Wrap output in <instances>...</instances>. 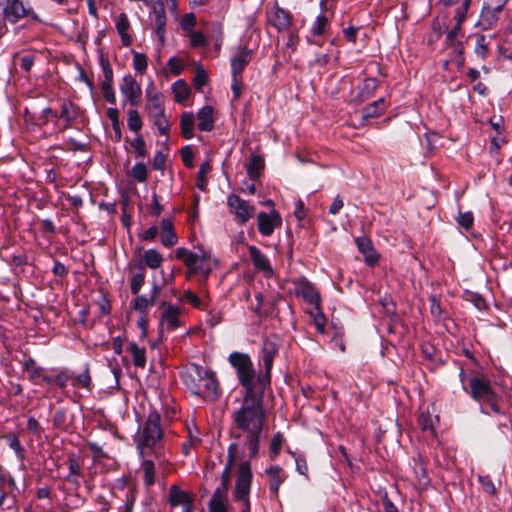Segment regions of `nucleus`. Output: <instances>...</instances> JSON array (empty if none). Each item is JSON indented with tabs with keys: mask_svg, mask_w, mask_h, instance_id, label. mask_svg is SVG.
Returning <instances> with one entry per match:
<instances>
[{
	"mask_svg": "<svg viewBox=\"0 0 512 512\" xmlns=\"http://www.w3.org/2000/svg\"><path fill=\"white\" fill-rule=\"evenodd\" d=\"M115 26L121 38L122 45L124 47H129L132 44V37L128 33V30L130 29V21L126 13L122 12L118 15Z\"/></svg>",
	"mask_w": 512,
	"mask_h": 512,
	"instance_id": "22",
	"label": "nucleus"
},
{
	"mask_svg": "<svg viewBox=\"0 0 512 512\" xmlns=\"http://www.w3.org/2000/svg\"><path fill=\"white\" fill-rule=\"evenodd\" d=\"M128 351L132 356L133 364L136 367L144 368L146 365V349L138 346L135 342H131Z\"/></svg>",
	"mask_w": 512,
	"mask_h": 512,
	"instance_id": "32",
	"label": "nucleus"
},
{
	"mask_svg": "<svg viewBox=\"0 0 512 512\" xmlns=\"http://www.w3.org/2000/svg\"><path fill=\"white\" fill-rule=\"evenodd\" d=\"M474 52L482 60L487 58L489 54V41L485 35L480 34L476 36Z\"/></svg>",
	"mask_w": 512,
	"mask_h": 512,
	"instance_id": "38",
	"label": "nucleus"
},
{
	"mask_svg": "<svg viewBox=\"0 0 512 512\" xmlns=\"http://www.w3.org/2000/svg\"><path fill=\"white\" fill-rule=\"evenodd\" d=\"M252 472L251 466L248 461H244L240 464L238 470V476L233 492L234 499L242 502V505L250 503L249 493L251 488Z\"/></svg>",
	"mask_w": 512,
	"mask_h": 512,
	"instance_id": "6",
	"label": "nucleus"
},
{
	"mask_svg": "<svg viewBox=\"0 0 512 512\" xmlns=\"http://www.w3.org/2000/svg\"><path fill=\"white\" fill-rule=\"evenodd\" d=\"M252 60V50L247 47H240L234 57L231 59L232 75L241 76L242 71Z\"/></svg>",
	"mask_w": 512,
	"mask_h": 512,
	"instance_id": "17",
	"label": "nucleus"
},
{
	"mask_svg": "<svg viewBox=\"0 0 512 512\" xmlns=\"http://www.w3.org/2000/svg\"><path fill=\"white\" fill-rule=\"evenodd\" d=\"M232 420L238 433L234 438L237 446L243 444L249 450V457L258 455L260 434L265 421L263 394H244L241 406L232 414Z\"/></svg>",
	"mask_w": 512,
	"mask_h": 512,
	"instance_id": "1",
	"label": "nucleus"
},
{
	"mask_svg": "<svg viewBox=\"0 0 512 512\" xmlns=\"http://www.w3.org/2000/svg\"><path fill=\"white\" fill-rule=\"evenodd\" d=\"M163 305L165 306V309L161 316L162 328L165 327L169 331L178 328L180 326V311L178 307L171 304H166V302H164Z\"/></svg>",
	"mask_w": 512,
	"mask_h": 512,
	"instance_id": "20",
	"label": "nucleus"
},
{
	"mask_svg": "<svg viewBox=\"0 0 512 512\" xmlns=\"http://www.w3.org/2000/svg\"><path fill=\"white\" fill-rule=\"evenodd\" d=\"M200 443H201V439L196 434H193L191 430H189L188 440L182 444L183 454L185 456H188L190 453V449L192 447L198 446Z\"/></svg>",
	"mask_w": 512,
	"mask_h": 512,
	"instance_id": "56",
	"label": "nucleus"
},
{
	"mask_svg": "<svg viewBox=\"0 0 512 512\" xmlns=\"http://www.w3.org/2000/svg\"><path fill=\"white\" fill-rule=\"evenodd\" d=\"M502 12L500 5H493L490 2H485L479 19L477 21V27L482 30H490L495 27L499 21V14Z\"/></svg>",
	"mask_w": 512,
	"mask_h": 512,
	"instance_id": "10",
	"label": "nucleus"
},
{
	"mask_svg": "<svg viewBox=\"0 0 512 512\" xmlns=\"http://www.w3.org/2000/svg\"><path fill=\"white\" fill-rule=\"evenodd\" d=\"M211 166L209 162H204L200 165L197 175V187L204 191L207 185L206 175L210 172Z\"/></svg>",
	"mask_w": 512,
	"mask_h": 512,
	"instance_id": "50",
	"label": "nucleus"
},
{
	"mask_svg": "<svg viewBox=\"0 0 512 512\" xmlns=\"http://www.w3.org/2000/svg\"><path fill=\"white\" fill-rule=\"evenodd\" d=\"M101 90L103 93L104 99L110 103L115 104L116 103V96L113 89V83H101Z\"/></svg>",
	"mask_w": 512,
	"mask_h": 512,
	"instance_id": "59",
	"label": "nucleus"
},
{
	"mask_svg": "<svg viewBox=\"0 0 512 512\" xmlns=\"http://www.w3.org/2000/svg\"><path fill=\"white\" fill-rule=\"evenodd\" d=\"M381 501L385 512H399L398 508L395 506V504L391 501V499L388 497L387 492H384L381 495Z\"/></svg>",
	"mask_w": 512,
	"mask_h": 512,
	"instance_id": "64",
	"label": "nucleus"
},
{
	"mask_svg": "<svg viewBox=\"0 0 512 512\" xmlns=\"http://www.w3.org/2000/svg\"><path fill=\"white\" fill-rule=\"evenodd\" d=\"M143 472V482L146 487H151L155 483V464L150 459H144L141 464Z\"/></svg>",
	"mask_w": 512,
	"mask_h": 512,
	"instance_id": "34",
	"label": "nucleus"
},
{
	"mask_svg": "<svg viewBox=\"0 0 512 512\" xmlns=\"http://www.w3.org/2000/svg\"><path fill=\"white\" fill-rule=\"evenodd\" d=\"M289 453L294 457L295 463H296V470L299 474L307 476L308 473V465L306 462V459L301 454H296L292 451H289Z\"/></svg>",
	"mask_w": 512,
	"mask_h": 512,
	"instance_id": "58",
	"label": "nucleus"
},
{
	"mask_svg": "<svg viewBox=\"0 0 512 512\" xmlns=\"http://www.w3.org/2000/svg\"><path fill=\"white\" fill-rule=\"evenodd\" d=\"M439 421L438 416L433 417L428 412H422L418 418V424L423 431H430L434 433V422Z\"/></svg>",
	"mask_w": 512,
	"mask_h": 512,
	"instance_id": "40",
	"label": "nucleus"
},
{
	"mask_svg": "<svg viewBox=\"0 0 512 512\" xmlns=\"http://www.w3.org/2000/svg\"><path fill=\"white\" fill-rule=\"evenodd\" d=\"M280 214L272 210L270 213L260 212L257 217V224H281Z\"/></svg>",
	"mask_w": 512,
	"mask_h": 512,
	"instance_id": "44",
	"label": "nucleus"
},
{
	"mask_svg": "<svg viewBox=\"0 0 512 512\" xmlns=\"http://www.w3.org/2000/svg\"><path fill=\"white\" fill-rule=\"evenodd\" d=\"M143 259L145 265L151 269H157L163 262L162 255L155 249H149L144 252Z\"/></svg>",
	"mask_w": 512,
	"mask_h": 512,
	"instance_id": "35",
	"label": "nucleus"
},
{
	"mask_svg": "<svg viewBox=\"0 0 512 512\" xmlns=\"http://www.w3.org/2000/svg\"><path fill=\"white\" fill-rule=\"evenodd\" d=\"M384 111H385V100H384V98H380V99L374 101L373 103L367 105L363 109V118L369 119V118L378 117L381 114H383Z\"/></svg>",
	"mask_w": 512,
	"mask_h": 512,
	"instance_id": "33",
	"label": "nucleus"
},
{
	"mask_svg": "<svg viewBox=\"0 0 512 512\" xmlns=\"http://www.w3.org/2000/svg\"><path fill=\"white\" fill-rule=\"evenodd\" d=\"M268 21L277 30H286L291 25V14L289 13V11H286L283 8L276 6L268 14Z\"/></svg>",
	"mask_w": 512,
	"mask_h": 512,
	"instance_id": "18",
	"label": "nucleus"
},
{
	"mask_svg": "<svg viewBox=\"0 0 512 512\" xmlns=\"http://www.w3.org/2000/svg\"><path fill=\"white\" fill-rule=\"evenodd\" d=\"M214 109L212 106L207 105L202 107L197 112L198 129L204 132H210L214 129Z\"/></svg>",
	"mask_w": 512,
	"mask_h": 512,
	"instance_id": "21",
	"label": "nucleus"
},
{
	"mask_svg": "<svg viewBox=\"0 0 512 512\" xmlns=\"http://www.w3.org/2000/svg\"><path fill=\"white\" fill-rule=\"evenodd\" d=\"M191 496L185 492L184 490L180 489L176 485H172L169 488V504L172 507H177L179 505L189 504V501L191 500Z\"/></svg>",
	"mask_w": 512,
	"mask_h": 512,
	"instance_id": "26",
	"label": "nucleus"
},
{
	"mask_svg": "<svg viewBox=\"0 0 512 512\" xmlns=\"http://www.w3.org/2000/svg\"><path fill=\"white\" fill-rule=\"evenodd\" d=\"M469 386L470 396L476 401H485L495 393L489 379L486 377L471 378Z\"/></svg>",
	"mask_w": 512,
	"mask_h": 512,
	"instance_id": "12",
	"label": "nucleus"
},
{
	"mask_svg": "<svg viewBox=\"0 0 512 512\" xmlns=\"http://www.w3.org/2000/svg\"><path fill=\"white\" fill-rule=\"evenodd\" d=\"M195 116L191 112H184L180 119L181 135L185 139L194 137Z\"/></svg>",
	"mask_w": 512,
	"mask_h": 512,
	"instance_id": "27",
	"label": "nucleus"
},
{
	"mask_svg": "<svg viewBox=\"0 0 512 512\" xmlns=\"http://www.w3.org/2000/svg\"><path fill=\"white\" fill-rule=\"evenodd\" d=\"M328 24H329L328 18L325 15L320 14L316 18V21L312 26L313 35H322L325 32Z\"/></svg>",
	"mask_w": 512,
	"mask_h": 512,
	"instance_id": "55",
	"label": "nucleus"
},
{
	"mask_svg": "<svg viewBox=\"0 0 512 512\" xmlns=\"http://www.w3.org/2000/svg\"><path fill=\"white\" fill-rule=\"evenodd\" d=\"M249 253L256 270L263 272L265 276H271L273 274V269L270 265L269 259L260 251V249L255 246H250Z\"/></svg>",
	"mask_w": 512,
	"mask_h": 512,
	"instance_id": "19",
	"label": "nucleus"
},
{
	"mask_svg": "<svg viewBox=\"0 0 512 512\" xmlns=\"http://www.w3.org/2000/svg\"><path fill=\"white\" fill-rule=\"evenodd\" d=\"M130 175L138 182L143 183L148 178L147 167L143 162L136 163L130 172Z\"/></svg>",
	"mask_w": 512,
	"mask_h": 512,
	"instance_id": "46",
	"label": "nucleus"
},
{
	"mask_svg": "<svg viewBox=\"0 0 512 512\" xmlns=\"http://www.w3.org/2000/svg\"><path fill=\"white\" fill-rule=\"evenodd\" d=\"M81 466L78 460L74 456H70L68 459V474L67 476H80Z\"/></svg>",
	"mask_w": 512,
	"mask_h": 512,
	"instance_id": "63",
	"label": "nucleus"
},
{
	"mask_svg": "<svg viewBox=\"0 0 512 512\" xmlns=\"http://www.w3.org/2000/svg\"><path fill=\"white\" fill-rule=\"evenodd\" d=\"M157 304L154 298L138 295L134 300L133 308L141 314H145L149 306Z\"/></svg>",
	"mask_w": 512,
	"mask_h": 512,
	"instance_id": "39",
	"label": "nucleus"
},
{
	"mask_svg": "<svg viewBox=\"0 0 512 512\" xmlns=\"http://www.w3.org/2000/svg\"><path fill=\"white\" fill-rule=\"evenodd\" d=\"M295 291L297 296H301L315 310L320 309V294L312 283L306 279L300 280L296 283Z\"/></svg>",
	"mask_w": 512,
	"mask_h": 512,
	"instance_id": "13",
	"label": "nucleus"
},
{
	"mask_svg": "<svg viewBox=\"0 0 512 512\" xmlns=\"http://www.w3.org/2000/svg\"><path fill=\"white\" fill-rule=\"evenodd\" d=\"M444 7L455 6L454 19L466 20L472 0H439Z\"/></svg>",
	"mask_w": 512,
	"mask_h": 512,
	"instance_id": "24",
	"label": "nucleus"
},
{
	"mask_svg": "<svg viewBox=\"0 0 512 512\" xmlns=\"http://www.w3.org/2000/svg\"><path fill=\"white\" fill-rule=\"evenodd\" d=\"M454 20H455V24L452 27V29L447 33V36H446L447 45H451L455 42L461 41L459 39V35L462 30V24L465 20H460V19H454Z\"/></svg>",
	"mask_w": 512,
	"mask_h": 512,
	"instance_id": "49",
	"label": "nucleus"
},
{
	"mask_svg": "<svg viewBox=\"0 0 512 512\" xmlns=\"http://www.w3.org/2000/svg\"><path fill=\"white\" fill-rule=\"evenodd\" d=\"M225 501L226 499H221L219 492L213 493L208 503L209 512H228Z\"/></svg>",
	"mask_w": 512,
	"mask_h": 512,
	"instance_id": "42",
	"label": "nucleus"
},
{
	"mask_svg": "<svg viewBox=\"0 0 512 512\" xmlns=\"http://www.w3.org/2000/svg\"><path fill=\"white\" fill-rule=\"evenodd\" d=\"M161 243L166 247L175 245L178 241L176 232L173 226H162V230L159 233Z\"/></svg>",
	"mask_w": 512,
	"mask_h": 512,
	"instance_id": "37",
	"label": "nucleus"
},
{
	"mask_svg": "<svg viewBox=\"0 0 512 512\" xmlns=\"http://www.w3.org/2000/svg\"><path fill=\"white\" fill-rule=\"evenodd\" d=\"M146 97H147V100L149 103L148 107L150 109V112L151 111H160V110L164 109L162 106V102H161L162 95L160 92H158L154 88H148L146 90Z\"/></svg>",
	"mask_w": 512,
	"mask_h": 512,
	"instance_id": "36",
	"label": "nucleus"
},
{
	"mask_svg": "<svg viewBox=\"0 0 512 512\" xmlns=\"http://www.w3.org/2000/svg\"><path fill=\"white\" fill-rule=\"evenodd\" d=\"M139 270L140 271L135 273L131 279L130 289L133 295H137L139 293L145 281L144 267L139 265Z\"/></svg>",
	"mask_w": 512,
	"mask_h": 512,
	"instance_id": "41",
	"label": "nucleus"
},
{
	"mask_svg": "<svg viewBox=\"0 0 512 512\" xmlns=\"http://www.w3.org/2000/svg\"><path fill=\"white\" fill-rule=\"evenodd\" d=\"M228 361L236 370L240 385L244 388V394L260 393L263 394L265 388L270 383H262L259 380L261 374H256L250 356L242 352H232Z\"/></svg>",
	"mask_w": 512,
	"mask_h": 512,
	"instance_id": "4",
	"label": "nucleus"
},
{
	"mask_svg": "<svg viewBox=\"0 0 512 512\" xmlns=\"http://www.w3.org/2000/svg\"><path fill=\"white\" fill-rule=\"evenodd\" d=\"M152 2V12L154 14V31L159 40L160 46H164L165 44V35H166V11L164 0H151Z\"/></svg>",
	"mask_w": 512,
	"mask_h": 512,
	"instance_id": "9",
	"label": "nucleus"
},
{
	"mask_svg": "<svg viewBox=\"0 0 512 512\" xmlns=\"http://www.w3.org/2000/svg\"><path fill=\"white\" fill-rule=\"evenodd\" d=\"M147 65L148 59L145 54L139 52L133 53V66L137 72L143 73L147 69Z\"/></svg>",
	"mask_w": 512,
	"mask_h": 512,
	"instance_id": "52",
	"label": "nucleus"
},
{
	"mask_svg": "<svg viewBox=\"0 0 512 512\" xmlns=\"http://www.w3.org/2000/svg\"><path fill=\"white\" fill-rule=\"evenodd\" d=\"M130 146L134 149L137 158H145L148 155L146 143L142 135H137L131 142Z\"/></svg>",
	"mask_w": 512,
	"mask_h": 512,
	"instance_id": "43",
	"label": "nucleus"
},
{
	"mask_svg": "<svg viewBox=\"0 0 512 512\" xmlns=\"http://www.w3.org/2000/svg\"><path fill=\"white\" fill-rule=\"evenodd\" d=\"M58 119L64 121V125L61 131H64L71 127V123L76 119L75 106L71 102L64 101L61 105V112L58 114Z\"/></svg>",
	"mask_w": 512,
	"mask_h": 512,
	"instance_id": "28",
	"label": "nucleus"
},
{
	"mask_svg": "<svg viewBox=\"0 0 512 512\" xmlns=\"http://www.w3.org/2000/svg\"><path fill=\"white\" fill-rule=\"evenodd\" d=\"M167 66L172 75L178 76L184 69V62L180 58L171 57L167 62Z\"/></svg>",
	"mask_w": 512,
	"mask_h": 512,
	"instance_id": "57",
	"label": "nucleus"
},
{
	"mask_svg": "<svg viewBox=\"0 0 512 512\" xmlns=\"http://www.w3.org/2000/svg\"><path fill=\"white\" fill-rule=\"evenodd\" d=\"M0 11L3 20L11 24L17 23L26 16H31L36 20L38 19L37 14H35L33 10L26 8L22 0H10L0 8Z\"/></svg>",
	"mask_w": 512,
	"mask_h": 512,
	"instance_id": "7",
	"label": "nucleus"
},
{
	"mask_svg": "<svg viewBox=\"0 0 512 512\" xmlns=\"http://www.w3.org/2000/svg\"><path fill=\"white\" fill-rule=\"evenodd\" d=\"M208 75L202 66H197L193 78V85L196 90L201 91L203 86L207 84Z\"/></svg>",
	"mask_w": 512,
	"mask_h": 512,
	"instance_id": "48",
	"label": "nucleus"
},
{
	"mask_svg": "<svg viewBox=\"0 0 512 512\" xmlns=\"http://www.w3.org/2000/svg\"><path fill=\"white\" fill-rule=\"evenodd\" d=\"M52 118H58V113L52 108L47 107L42 110L41 115L37 119L40 125H46Z\"/></svg>",
	"mask_w": 512,
	"mask_h": 512,
	"instance_id": "61",
	"label": "nucleus"
},
{
	"mask_svg": "<svg viewBox=\"0 0 512 512\" xmlns=\"http://www.w3.org/2000/svg\"><path fill=\"white\" fill-rule=\"evenodd\" d=\"M72 380V373L66 369H61L55 375V385L61 389H64L67 386V383Z\"/></svg>",
	"mask_w": 512,
	"mask_h": 512,
	"instance_id": "54",
	"label": "nucleus"
},
{
	"mask_svg": "<svg viewBox=\"0 0 512 512\" xmlns=\"http://www.w3.org/2000/svg\"><path fill=\"white\" fill-rule=\"evenodd\" d=\"M358 251L364 256V261L368 266H374L379 261V254L376 252L371 239L367 236H358L355 238Z\"/></svg>",
	"mask_w": 512,
	"mask_h": 512,
	"instance_id": "16",
	"label": "nucleus"
},
{
	"mask_svg": "<svg viewBox=\"0 0 512 512\" xmlns=\"http://www.w3.org/2000/svg\"><path fill=\"white\" fill-rule=\"evenodd\" d=\"M24 370L28 373L29 380L36 384H40V379L44 374V368L37 365L36 361L29 357L23 364Z\"/></svg>",
	"mask_w": 512,
	"mask_h": 512,
	"instance_id": "25",
	"label": "nucleus"
},
{
	"mask_svg": "<svg viewBox=\"0 0 512 512\" xmlns=\"http://www.w3.org/2000/svg\"><path fill=\"white\" fill-rule=\"evenodd\" d=\"M150 114L153 119V123L157 127L159 133L161 135L168 136L170 131V123L165 116V110L162 109L160 111H151Z\"/></svg>",
	"mask_w": 512,
	"mask_h": 512,
	"instance_id": "30",
	"label": "nucleus"
},
{
	"mask_svg": "<svg viewBox=\"0 0 512 512\" xmlns=\"http://www.w3.org/2000/svg\"><path fill=\"white\" fill-rule=\"evenodd\" d=\"M120 91L131 105L139 104L142 96V90L132 75L128 74L123 77L120 85Z\"/></svg>",
	"mask_w": 512,
	"mask_h": 512,
	"instance_id": "14",
	"label": "nucleus"
},
{
	"mask_svg": "<svg viewBox=\"0 0 512 512\" xmlns=\"http://www.w3.org/2000/svg\"><path fill=\"white\" fill-rule=\"evenodd\" d=\"M172 91H173V94H174L175 102H177V103L185 102L189 98V96L191 94L190 87L182 79L177 80L172 85Z\"/></svg>",
	"mask_w": 512,
	"mask_h": 512,
	"instance_id": "31",
	"label": "nucleus"
},
{
	"mask_svg": "<svg viewBox=\"0 0 512 512\" xmlns=\"http://www.w3.org/2000/svg\"><path fill=\"white\" fill-rule=\"evenodd\" d=\"M227 204L230 211L236 214L243 223L247 222L254 215L255 208L236 194H231L228 197Z\"/></svg>",
	"mask_w": 512,
	"mask_h": 512,
	"instance_id": "11",
	"label": "nucleus"
},
{
	"mask_svg": "<svg viewBox=\"0 0 512 512\" xmlns=\"http://www.w3.org/2000/svg\"><path fill=\"white\" fill-rule=\"evenodd\" d=\"M265 167L264 159L260 155H252L247 166V174L251 180L258 179Z\"/></svg>",
	"mask_w": 512,
	"mask_h": 512,
	"instance_id": "29",
	"label": "nucleus"
},
{
	"mask_svg": "<svg viewBox=\"0 0 512 512\" xmlns=\"http://www.w3.org/2000/svg\"><path fill=\"white\" fill-rule=\"evenodd\" d=\"M161 417L159 413L153 411L149 413L142 428L138 431L137 448L142 458L153 454L156 459L163 458L161 447L163 431L160 426Z\"/></svg>",
	"mask_w": 512,
	"mask_h": 512,
	"instance_id": "3",
	"label": "nucleus"
},
{
	"mask_svg": "<svg viewBox=\"0 0 512 512\" xmlns=\"http://www.w3.org/2000/svg\"><path fill=\"white\" fill-rule=\"evenodd\" d=\"M71 384L73 387H83L90 390L91 377L89 374V370L85 369L84 372L77 376L72 375Z\"/></svg>",
	"mask_w": 512,
	"mask_h": 512,
	"instance_id": "47",
	"label": "nucleus"
},
{
	"mask_svg": "<svg viewBox=\"0 0 512 512\" xmlns=\"http://www.w3.org/2000/svg\"><path fill=\"white\" fill-rule=\"evenodd\" d=\"M181 157H182L183 164L187 168H192L193 167V165H194L193 164L194 154H193V151H192L190 146H184L181 149Z\"/></svg>",
	"mask_w": 512,
	"mask_h": 512,
	"instance_id": "62",
	"label": "nucleus"
},
{
	"mask_svg": "<svg viewBox=\"0 0 512 512\" xmlns=\"http://www.w3.org/2000/svg\"><path fill=\"white\" fill-rule=\"evenodd\" d=\"M283 441H284V438H283V435L280 432H277L273 436V438H272V440L270 442V447H269L270 455H271L272 459L277 457L278 454L280 453Z\"/></svg>",
	"mask_w": 512,
	"mask_h": 512,
	"instance_id": "51",
	"label": "nucleus"
},
{
	"mask_svg": "<svg viewBox=\"0 0 512 512\" xmlns=\"http://www.w3.org/2000/svg\"><path fill=\"white\" fill-rule=\"evenodd\" d=\"M176 257L188 268L189 275L200 274L204 282L212 271V258L209 251L199 249L198 252H192L180 247L176 250Z\"/></svg>",
	"mask_w": 512,
	"mask_h": 512,
	"instance_id": "5",
	"label": "nucleus"
},
{
	"mask_svg": "<svg viewBox=\"0 0 512 512\" xmlns=\"http://www.w3.org/2000/svg\"><path fill=\"white\" fill-rule=\"evenodd\" d=\"M236 452H237V444L231 443L228 448V463L226 464V466L221 474V484L214 490V493H216V492L220 493L221 499H227V493H228L230 476H231L230 470H231L232 464L234 462Z\"/></svg>",
	"mask_w": 512,
	"mask_h": 512,
	"instance_id": "15",
	"label": "nucleus"
},
{
	"mask_svg": "<svg viewBox=\"0 0 512 512\" xmlns=\"http://www.w3.org/2000/svg\"><path fill=\"white\" fill-rule=\"evenodd\" d=\"M266 474L270 477V491L277 496L280 485L286 480V475L283 469L278 465H272L266 469Z\"/></svg>",
	"mask_w": 512,
	"mask_h": 512,
	"instance_id": "23",
	"label": "nucleus"
},
{
	"mask_svg": "<svg viewBox=\"0 0 512 512\" xmlns=\"http://www.w3.org/2000/svg\"><path fill=\"white\" fill-rule=\"evenodd\" d=\"M180 377L186 388L194 395L207 401H215L221 395L219 382L212 371L201 365L191 363L180 372Z\"/></svg>",
	"mask_w": 512,
	"mask_h": 512,
	"instance_id": "2",
	"label": "nucleus"
},
{
	"mask_svg": "<svg viewBox=\"0 0 512 512\" xmlns=\"http://www.w3.org/2000/svg\"><path fill=\"white\" fill-rule=\"evenodd\" d=\"M142 119L140 117V114L137 110H129L128 111V119H127V125H128V128L135 132V133H138L141 128H142Z\"/></svg>",
	"mask_w": 512,
	"mask_h": 512,
	"instance_id": "45",
	"label": "nucleus"
},
{
	"mask_svg": "<svg viewBox=\"0 0 512 512\" xmlns=\"http://www.w3.org/2000/svg\"><path fill=\"white\" fill-rule=\"evenodd\" d=\"M99 62H100V66L102 68L103 77H104L102 83H113V69H112L108 59L105 58L104 56H101Z\"/></svg>",
	"mask_w": 512,
	"mask_h": 512,
	"instance_id": "53",
	"label": "nucleus"
},
{
	"mask_svg": "<svg viewBox=\"0 0 512 512\" xmlns=\"http://www.w3.org/2000/svg\"><path fill=\"white\" fill-rule=\"evenodd\" d=\"M190 43L194 48L204 46L206 44V37L200 31H192L190 33Z\"/></svg>",
	"mask_w": 512,
	"mask_h": 512,
	"instance_id": "60",
	"label": "nucleus"
},
{
	"mask_svg": "<svg viewBox=\"0 0 512 512\" xmlns=\"http://www.w3.org/2000/svg\"><path fill=\"white\" fill-rule=\"evenodd\" d=\"M279 345L276 338H266L261 349V358L264 364L265 373L259 376L262 383H270V373L273 367L274 358L278 354Z\"/></svg>",
	"mask_w": 512,
	"mask_h": 512,
	"instance_id": "8",
	"label": "nucleus"
}]
</instances>
